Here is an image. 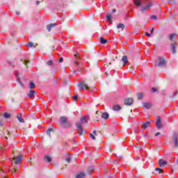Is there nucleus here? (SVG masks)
<instances>
[{
    "label": "nucleus",
    "instance_id": "1",
    "mask_svg": "<svg viewBox=\"0 0 178 178\" xmlns=\"http://www.w3.org/2000/svg\"><path fill=\"white\" fill-rule=\"evenodd\" d=\"M88 120H90V116L85 115L81 118V121L79 122H76V127L78 129V134L79 136H83V124L86 123H88Z\"/></svg>",
    "mask_w": 178,
    "mask_h": 178
},
{
    "label": "nucleus",
    "instance_id": "2",
    "mask_svg": "<svg viewBox=\"0 0 178 178\" xmlns=\"http://www.w3.org/2000/svg\"><path fill=\"white\" fill-rule=\"evenodd\" d=\"M60 122L61 123V125L63 126V127H70V126H72V124L70 123V122H69L67 120V118L66 117H60Z\"/></svg>",
    "mask_w": 178,
    "mask_h": 178
},
{
    "label": "nucleus",
    "instance_id": "3",
    "mask_svg": "<svg viewBox=\"0 0 178 178\" xmlns=\"http://www.w3.org/2000/svg\"><path fill=\"white\" fill-rule=\"evenodd\" d=\"M159 63L156 61L155 66H159V67L165 66L166 65V61L162 57H159Z\"/></svg>",
    "mask_w": 178,
    "mask_h": 178
},
{
    "label": "nucleus",
    "instance_id": "4",
    "mask_svg": "<svg viewBox=\"0 0 178 178\" xmlns=\"http://www.w3.org/2000/svg\"><path fill=\"white\" fill-rule=\"evenodd\" d=\"M78 87L79 90H84V88H86V90H90V87H88V86L86 84V82L84 81L79 82Z\"/></svg>",
    "mask_w": 178,
    "mask_h": 178
},
{
    "label": "nucleus",
    "instance_id": "5",
    "mask_svg": "<svg viewBox=\"0 0 178 178\" xmlns=\"http://www.w3.org/2000/svg\"><path fill=\"white\" fill-rule=\"evenodd\" d=\"M74 56H75L74 63H75L76 66H81V65H82L83 63H81V61L80 60L81 58L78 57L79 56V54H75Z\"/></svg>",
    "mask_w": 178,
    "mask_h": 178
},
{
    "label": "nucleus",
    "instance_id": "6",
    "mask_svg": "<svg viewBox=\"0 0 178 178\" xmlns=\"http://www.w3.org/2000/svg\"><path fill=\"white\" fill-rule=\"evenodd\" d=\"M172 141L175 147H178V136L177 133H175L172 136Z\"/></svg>",
    "mask_w": 178,
    "mask_h": 178
},
{
    "label": "nucleus",
    "instance_id": "7",
    "mask_svg": "<svg viewBox=\"0 0 178 178\" xmlns=\"http://www.w3.org/2000/svg\"><path fill=\"white\" fill-rule=\"evenodd\" d=\"M14 163L15 165H19L22 162V155L13 158Z\"/></svg>",
    "mask_w": 178,
    "mask_h": 178
},
{
    "label": "nucleus",
    "instance_id": "8",
    "mask_svg": "<svg viewBox=\"0 0 178 178\" xmlns=\"http://www.w3.org/2000/svg\"><path fill=\"white\" fill-rule=\"evenodd\" d=\"M133 102H134V100L133 99V98H128V99H125L124 100V104L129 105V106L131 105H133Z\"/></svg>",
    "mask_w": 178,
    "mask_h": 178
},
{
    "label": "nucleus",
    "instance_id": "9",
    "mask_svg": "<svg viewBox=\"0 0 178 178\" xmlns=\"http://www.w3.org/2000/svg\"><path fill=\"white\" fill-rule=\"evenodd\" d=\"M156 126L157 129H162V122H161V117H158L156 121Z\"/></svg>",
    "mask_w": 178,
    "mask_h": 178
},
{
    "label": "nucleus",
    "instance_id": "10",
    "mask_svg": "<svg viewBox=\"0 0 178 178\" xmlns=\"http://www.w3.org/2000/svg\"><path fill=\"white\" fill-rule=\"evenodd\" d=\"M159 165L160 168H163V166H166V165H168V162L163 159H160L159 161Z\"/></svg>",
    "mask_w": 178,
    "mask_h": 178
},
{
    "label": "nucleus",
    "instance_id": "11",
    "mask_svg": "<svg viewBox=\"0 0 178 178\" xmlns=\"http://www.w3.org/2000/svg\"><path fill=\"white\" fill-rule=\"evenodd\" d=\"M122 61L123 62V66H126L127 63H129V60L127 59V56H123L122 58Z\"/></svg>",
    "mask_w": 178,
    "mask_h": 178
},
{
    "label": "nucleus",
    "instance_id": "12",
    "mask_svg": "<svg viewBox=\"0 0 178 178\" xmlns=\"http://www.w3.org/2000/svg\"><path fill=\"white\" fill-rule=\"evenodd\" d=\"M152 6V3H149L147 6L143 7L141 8V12H147V10H148V9H149V8Z\"/></svg>",
    "mask_w": 178,
    "mask_h": 178
},
{
    "label": "nucleus",
    "instance_id": "13",
    "mask_svg": "<svg viewBox=\"0 0 178 178\" xmlns=\"http://www.w3.org/2000/svg\"><path fill=\"white\" fill-rule=\"evenodd\" d=\"M56 26H58V24L56 23L50 24L47 26V29L48 31H51V29H53V27H56Z\"/></svg>",
    "mask_w": 178,
    "mask_h": 178
},
{
    "label": "nucleus",
    "instance_id": "14",
    "mask_svg": "<svg viewBox=\"0 0 178 178\" xmlns=\"http://www.w3.org/2000/svg\"><path fill=\"white\" fill-rule=\"evenodd\" d=\"M151 126V122L147 121L143 124L142 127L143 129H147V127H149Z\"/></svg>",
    "mask_w": 178,
    "mask_h": 178
},
{
    "label": "nucleus",
    "instance_id": "15",
    "mask_svg": "<svg viewBox=\"0 0 178 178\" xmlns=\"http://www.w3.org/2000/svg\"><path fill=\"white\" fill-rule=\"evenodd\" d=\"M17 118L19 120V122H20L21 123H24V119H23V118H22V113H18L17 115Z\"/></svg>",
    "mask_w": 178,
    "mask_h": 178
},
{
    "label": "nucleus",
    "instance_id": "16",
    "mask_svg": "<svg viewBox=\"0 0 178 178\" xmlns=\"http://www.w3.org/2000/svg\"><path fill=\"white\" fill-rule=\"evenodd\" d=\"M177 35L175 33H172L169 35V40L170 41H175L176 40Z\"/></svg>",
    "mask_w": 178,
    "mask_h": 178
},
{
    "label": "nucleus",
    "instance_id": "17",
    "mask_svg": "<svg viewBox=\"0 0 178 178\" xmlns=\"http://www.w3.org/2000/svg\"><path fill=\"white\" fill-rule=\"evenodd\" d=\"M34 94H35V91L30 90L29 93L28 94L29 98H30L31 99H33V97H34Z\"/></svg>",
    "mask_w": 178,
    "mask_h": 178
},
{
    "label": "nucleus",
    "instance_id": "18",
    "mask_svg": "<svg viewBox=\"0 0 178 178\" xmlns=\"http://www.w3.org/2000/svg\"><path fill=\"white\" fill-rule=\"evenodd\" d=\"M143 106L144 108H145V109H149V108L152 106L151 103H143Z\"/></svg>",
    "mask_w": 178,
    "mask_h": 178
},
{
    "label": "nucleus",
    "instance_id": "19",
    "mask_svg": "<svg viewBox=\"0 0 178 178\" xmlns=\"http://www.w3.org/2000/svg\"><path fill=\"white\" fill-rule=\"evenodd\" d=\"M134 2L137 8L141 6V0H134Z\"/></svg>",
    "mask_w": 178,
    "mask_h": 178
},
{
    "label": "nucleus",
    "instance_id": "20",
    "mask_svg": "<svg viewBox=\"0 0 178 178\" xmlns=\"http://www.w3.org/2000/svg\"><path fill=\"white\" fill-rule=\"evenodd\" d=\"M102 119H105V120L108 119L109 118V113H108L106 112V113H103L102 114Z\"/></svg>",
    "mask_w": 178,
    "mask_h": 178
},
{
    "label": "nucleus",
    "instance_id": "21",
    "mask_svg": "<svg viewBox=\"0 0 178 178\" xmlns=\"http://www.w3.org/2000/svg\"><path fill=\"white\" fill-rule=\"evenodd\" d=\"M85 177H86V174L83 172H80L76 176V178H85Z\"/></svg>",
    "mask_w": 178,
    "mask_h": 178
},
{
    "label": "nucleus",
    "instance_id": "22",
    "mask_svg": "<svg viewBox=\"0 0 178 178\" xmlns=\"http://www.w3.org/2000/svg\"><path fill=\"white\" fill-rule=\"evenodd\" d=\"M106 19H107V22H108V23H112V15L108 14L106 16Z\"/></svg>",
    "mask_w": 178,
    "mask_h": 178
},
{
    "label": "nucleus",
    "instance_id": "23",
    "mask_svg": "<svg viewBox=\"0 0 178 178\" xmlns=\"http://www.w3.org/2000/svg\"><path fill=\"white\" fill-rule=\"evenodd\" d=\"M15 76L17 77V81H18V83H19L22 86H23V83H22V81H20V78L19 77V72H16Z\"/></svg>",
    "mask_w": 178,
    "mask_h": 178
},
{
    "label": "nucleus",
    "instance_id": "24",
    "mask_svg": "<svg viewBox=\"0 0 178 178\" xmlns=\"http://www.w3.org/2000/svg\"><path fill=\"white\" fill-rule=\"evenodd\" d=\"M44 161L46 162H51L52 161V159H51V157L48 155H45L44 156Z\"/></svg>",
    "mask_w": 178,
    "mask_h": 178
},
{
    "label": "nucleus",
    "instance_id": "25",
    "mask_svg": "<svg viewBox=\"0 0 178 178\" xmlns=\"http://www.w3.org/2000/svg\"><path fill=\"white\" fill-rule=\"evenodd\" d=\"M137 97H138V99H143V97H144V94L140 93V92H138L136 94Z\"/></svg>",
    "mask_w": 178,
    "mask_h": 178
},
{
    "label": "nucleus",
    "instance_id": "26",
    "mask_svg": "<svg viewBox=\"0 0 178 178\" xmlns=\"http://www.w3.org/2000/svg\"><path fill=\"white\" fill-rule=\"evenodd\" d=\"M113 111H120V109H122V107H120V106L119 105H115L113 107Z\"/></svg>",
    "mask_w": 178,
    "mask_h": 178
},
{
    "label": "nucleus",
    "instance_id": "27",
    "mask_svg": "<svg viewBox=\"0 0 178 178\" xmlns=\"http://www.w3.org/2000/svg\"><path fill=\"white\" fill-rule=\"evenodd\" d=\"M108 42V40L104 39V38H100V43L106 44Z\"/></svg>",
    "mask_w": 178,
    "mask_h": 178
},
{
    "label": "nucleus",
    "instance_id": "28",
    "mask_svg": "<svg viewBox=\"0 0 178 178\" xmlns=\"http://www.w3.org/2000/svg\"><path fill=\"white\" fill-rule=\"evenodd\" d=\"M88 172L89 175H91L92 172H94V167L93 166H90L88 168Z\"/></svg>",
    "mask_w": 178,
    "mask_h": 178
},
{
    "label": "nucleus",
    "instance_id": "29",
    "mask_svg": "<svg viewBox=\"0 0 178 178\" xmlns=\"http://www.w3.org/2000/svg\"><path fill=\"white\" fill-rule=\"evenodd\" d=\"M171 49L173 54H176V47H175V44H171Z\"/></svg>",
    "mask_w": 178,
    "mask_h": 178
},
{
    "label": "nucleus",
    "instance_id": "30",
    "mask_svg": "<svg viewBox=\"0 0 178 178\" xmlns=\"http://www.w3.org/2000/svg\"><path fill=\"white\" fill-rule=\"evenodd\" d=\"M117 28L122 29V30L124 29V24H118Z\"/></svg>",
    "mask_w": 178,
    "mask_h": 178
},
{
    "label": "nucleus",
    "instance_id": "31",
    "mask_svg": "<svg viewBox=\"0 0 178 178\" xmlns=\"http://www.w3.org/2000/svg\"><path fill=\"white\" fill-rule=\"evenodd\" d=\"M51 131H54V129H47V134H48V136H49V137H51Z\"/></svg>",
    "mask_w": 178,
    "mask_h": 178
},
{
    "label": "nucleus",
    "instance_id": "32",
    "mask_svg": "<svg viewBox=\"0 0 178 178\" xmlns=\"http://www.w3.org/2000/svg\"><path fill=\"white\" fill-rule=\"evenodd\" d=\"M155 170L156 172H159V174L161 175V173H163V170L159 168H155Z\"/></svg>",
    "mask_w": 178,
    "mask_h": 178
},
{
    "label": "nucleus",
    "instance_id": "33",
    "mask_svg": "<svg viewBox=\"0 0 178 178\" xmlns=\"http://www.w3.org/2000/svg\"><path fill=\"white\" fill-rule=\"evenodd\" d=\"M29 88L31 89L35 88V84H34V83L31 82L29 83Z\"/></svg>",
    "mask_w": 178,
    "mask_h": 178
},
{
    "label": "nucleus",
    "instance_id": "34",
    "mask_svg": "<svg viewBox=\"0 0 178 178\" xmlns=\"http://www.w3.org/2000/svg\"><path fill=\"white\" fill-rule=\"evenodd\" d=\"M47 65H48V66H53L54 65V61L53 60H48L47 62Z\"/></svg>",
    "mask_w": 178,
    "mask_h": 178
},
{
    "label": "nucleus",
    "instance_id": "35",
    "mask_svg": "<svg viewBox=\"0 0 178 178\" xmlns=\"http://www.w3.org/2000/svg\"><path fill=\"white\" fill-rule=\"evenodd\" d=\"M4 118H6V119H9L10 118V113H5L3 114Z\"/></svg>",
    "mask_w": 178,
    "mask_h": 178
},
{
    "label": "nucleus",
    "instance_id": "36",
    "mask_svg": "<svg viewBox=\"0 0 178 178\" xmlns=\"http://www.w3.org/2000/svg\"><path fill=\"white\" fill-rule=\"evenodd\" d=\"M65 161H67L68 163H70V161H72V156L68 155V157L65 159Z\"/></svg>",
    "mask_w": 178,
    "mask_h": 178
},
{
    "label": "nucleus",
    "instance_id": "37",
    "mask_svg": "<svg viewBox=\"0 0 178 178\" xmlns=\"http://www.w3.org/2000/svg\"><path fill=\"white\" fill-rule=\"evenodd\" d=\"M34 44H33V42H29L27 44H26V47L28 48H32V47H33Z\"/></svg>",
    "mask_w": 178,
    "mask_h": 178
},
{
    "label": "nucleus",
    "instance_id": "38",
    "mask_svg": "<svg viewBox=\"0 0 178 178\" xmlns=\"http://www.w3.org/2000/svg\"><path fill=\"white\" fill-rule=\"evenodd\" d=\"M90 137L92 138V140H95V135L90 134Z\"/></svg>",
    "mask_w": 178,
    "mask_h": 178
},
{
    "label": "nucleus",
    "instance_id": "39",
    "mask_svg": "<svg viewBox=\"0 0 178 178\" xmlns=\"http://www.w3.org/2000/svg\"><path fill=\"white\" fill-rule=\"evenodd\" d=\"M16 172H17V168H13L11 170L12 173H16Z\"/></svg>",
    "mask_w": 178,
    "mask_h": 178
},
{
    "label": "nucleus",
    "instance_id": "40",
    "mask_svg": "<svg viewBox=\"0 0 178 178\" xmlns=\"http://www.w3.org/2000/svg\"><path fill=\"white\" fill-rule=\"evenodd\" d=\"M151 19H153L154 20H158V17H156V15H152Z\"/></svg>",
    "mask_w": 178,
    "mask_h": 178
},
{
    "label": "nucleus",
    "instance_id": "41",
    "mask_svg": "<svg viewBox=\"0 0 178 178\" xmlns=\"http://www.w3.org/2000/svg\"><path fill=\"white\" fill-rule=\"evenodd\" d=\"M155 91H157V89L155 88H152V92H155Z\"/></svg>",
    "mask_w": 178,
    "mask_h": 178
},
{
    "label": "nucleus",
    "instance_id": "42",
    "mask_svg": "<svg viewBox=\"0 0 178 178\" xmlns=\"http://www.w3.org/2000/svg\"><path fill=\"white\" fill-rule=\"evenodd\" d=\"M58 60H59L60 63H62V62H63V58H62V57L60 58Z\"/></svg>",
    "mask_w": 178,
    "mask_h": 178
},
{
    "label": "nucleus",
    "instance_id": "43",
    "mask_svg": "<svg viewBox=\"0 0 178 178\" xmlns=\"http://www.w3.org/2000/svg\"><path fill=\"white\" fill-rule=\"evenodd\" d=\"M28 63H30V61L25 60L24 65H27Z\"/></svg>",
    "mask_w": 178,
    "mask_h": 178
},
{
    "label": "nucleus",
    "instance_id": "44",
    "mask_svg": "<svg viewBox=\"0 0 178 178\" xmlns=\"http://www.w3.org/2000/svg\"><path fill=\"white\" fill-rule=\"evenodd\" d=\"M145 35H147V37H149L151 35V33L146 32Z\"/></svg>",
    "mask_w": 178,
    "mask_h": 178
},
{
    "label": "nucleus",
    "instance_id": "45",
    "mask_svg": "<svg viewBox=\"0 0 178 178\" xmlns=\"http://www.w3.org/2000/svg\"><path fill=\"white\" fill-rule=\"evenodd\" d=\"M74 101H76L77 99V95H74L73 97Z\"/></svg>",
    "mask_w": 178,
    "mask_h": 178
},
{
    "label": "nucleus",
    "instance_id": "46",
    "mask_svg": "<svg viewBox=\"0 0 178 178\" xmlns=\"http://www.w3.org/2000/svg\"><path fill=\"white\" fill-rule=\"evenodd\" d=\"M159 135H161V132H157L155 134V136H159Z\"/></svg>",
    "mask_w": 178,
    "mask_h": 178
},
{
    "label": "nucleus",
    "instance_id": "47",
    "mask_svg": "<svg viewBox=\"0 0 178 178\" xmlns=\"http://www.w3.org/2000/svg\"><path fill=\"white\" fill-rule=\"evenodd\" d=\"M36 5H40V1H36Z\"/></svg>",
    "mask_w": 178,
    "mask_h": 178
},
{
    "label": "nucleus",
    "instance_id": "48",
    "mask_svg": "<svg viewBox=\"0 0 178 178\" xmlns=\"http://www.w3.org/2000/svg\"><path fill=\"white\" fill-rule=\"evenodd\" d=\"M112 12H113V13H116V9H113Z\"/></svg>",
    "mask_w": 178,
    "mask_h": 178
},
{
    "label": "nucleus",
    "instance_id": "49",
    "mask_svg": "<svg viewBox=\"0 0 178 178\" xmlns=\"http://www.w3.org/2000/svg\"><path fill=\"white\" fill-rule=\"evenodd\" d=\"M93 134H95V136H97V131H94Z\"/></svg>",
    "mask_w": 178,
    "mask_h": 178
},
{
    "label": "nucleus",
    "instance_id": "50",
    "mask_svg": "<svg viewBox=\"0 0 178 178\" xmlns=\"http://www.w3.org/2000/svg\"><path fill=\"white\" fill-rule=\"evenodd\" d=\"M16 15H20V12L19 11H17L16 12Z\"/></svg>",
    "mask_w": 178,
    "mask_h": 178
},
{
    "label": "nucleus",
    "instance_id": "51",
    "mask_svg": "<svg viewBox=\"0 0 178 178\" xmlns=\"http://www.w3.org/2000/svg\"><path fill=\"white\" fill-rule=\"evenodd\" d=\"M0 150H1V151H3V147H0Z\"/></svg>",
    "mask_w": 178,
    "mask_h": 178
},
{
    "label": "nucleus",
    "instance_id": "52",
    "mask_svg": "<svg viewBox=\"0 0 178 178\" xmlns=\"http://www.w3.org/2000/svg\"><path fill=\"white\" fill-rule=\"evenodd\" d=\"M152 33H154V28L151 30V34H152Z\"/></svg>",
    "mask_w": 178,
    "mask_h": 178
},
{
    "label": "nucleus",
    "instance_id": "53",
    "mask_svg": "<svg viewBox=\"0 0 178 178\" xmlns=\"http://www.w3.org/2000/svg\"><path fill=\"white\" fill-rule=\"evenodd\" d=\"M6 133H7V134H9V131H6Z\"/></svg>",
    "mask_w": 178,
    "mask_h": 178
},
{
    "label": "nucleus",
    "instance_id": "54",
    "mask_svg": "<svg viewBox=\"0 0 178 178\" xmlns=\"http://www.w3.org/2000/svg\"><path fill=\"white\" fill-rule=\"evenodd\" d=\"M6 140H8V136H5Z\"/></svg>",
    "mask_w": 178,
    "mask_h": 178
},
{
    "label": "nucleus",
    "instance_id": "55",
    "mask_svg": "<svg viewBox=\"0 0 178 178\" xmlns=\"http://www.w3.org/2000/svg\"><path fill=\"white\" fill-rule=\"evenodd\" d=\"M106 76H108V73L106 72Z\"/></svg>",
    "mask_w": 178,
    "mask_h": 178
},
{
    "label": "nucleus",
    "instance_id": "56",
    "mask_svg": "<svg viewBox=\"0 0 178 178\" xmlns=\"http://www.w3.org/2000/svg\"><path fill=\"white\" fill-rule=\"evenodd\" d=\"M109 65H112V63H110Z\"/></svg>",
    "mask_w": 178,
    "mask_h": 178
},
{
    "label": "nucleus",
    "instance_id": "57",
    "mask_svg": "<svg viewBox=\"0 0 178 178\" xmlns=\"http://www.w3.org/2000/svg\"><path fill=\"white\" fill-rule=\"evenodd\" d=\"M131 112H133V110H131Z\"/></svg>",
    "mask_w": 178,
    "mask_h": 178
},
{
    "label": "nucleus",
    "instance_id": "58",
    "mask_svg": "<svg viewBox=\"0 0 178 178\" xmlns=\"http://www.w3.org/2000/svg\"><path fill=\"white\" fill-rule=\"evenodd\" d=\"M98 113V111L96 112V114Z\"/></svg>",
    "mask_w": 178,
    "mask_h": 178
}]
</instances>
